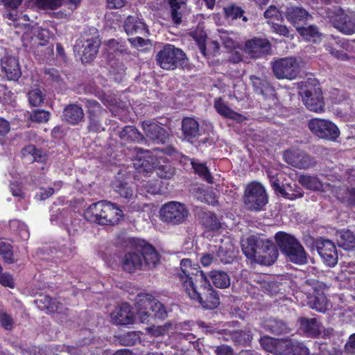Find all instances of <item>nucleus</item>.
<instances>
[{"label": "nucleus", "instance_id": "obj_1", "mask_svg": "<svg viewBox=\"0 0 355 355\" xmlns=\"http://www.w3.org/2000/svg\"><path fill=\"white\" fill-rule=\"evenodd\" d=\"M180 268L179 278L190 298L198 301L207 309L217 307L220 303L218 295L197 265H192L189 259H184L181 261Z\"/></svg>", "mask_w": 355, "mask_h": 355}, {"label": "nucleus", "instance_id": "obj_2", "mask_svg": "<svg viewBox=\"0 0 355 355\" xmlns=\"http://www.w3.org/2000/svg\"><path fill=\"white\" fill-rule=\"evenodd\" d=\"M85 218L99 225H114L123 216V211L114 203L99 201L91 205L84 213Z\"/></svg>", "mask_w": 355, "mask_h": 355}, {"label": "nucleus", "instance_id": "obj_3", "mask_svg": "<svg viewBox=\"0 0 355 355\" xmlns=\"http://www.w3.org/2000/svg\"><path fill=\"white\" fill-rule=\"evenodd\" d=\"M242 250L249 258L261 257V263L265 265L273 263L278 257L277 249L269 240H256L250 237L242 245Z\"/></svg>", "mask_w": 355, "mask_h": 355}, {"label": "nucleus", "instance_id": "obj_4", "mask_svg": "<svg viewBox=\"0 0 355 355\" xmlns=\"http://www.w3.org/2000/svg\"><path fill=\"white\" fill-rule=\"evenodd\" d=\"M275 237L279 248L291 261L297 264H304L306 262V254L303 247L293 236L279 232Z\"/></svg>", "mask_w": 355, "mask_h": 355}, {"label": "nucleus", "instance_id": "obj_5", "mask_svg": "<svg viewBox=\"0 0 355 355\" xmlns=\"http://www.w3.org/2000/svg\"><path fill=\"white\" fill-rule=\"evenodd\" d=\"M100 46V40L96 28L92 32H85L77 40L74 50L80 55L83 62L91 61L96 55Z\"/></svg>", "mask_w": 355, "mask_h": 355}, {"label": "nucleus", "instance_id": "obj_6", "mask_svg": "<svg viewBox=\"0 0 355 355\" xmlns=\"http://www.w3.org/2000/svg\"><path fill=\"white\" fill-rule=\"evenodd\" d=\"M189 214L187 206L178 201L165 203L159 209L160 220L171 225L182 224L187 220Z\"/></svg>", "mask_w": 355, "mask_h": 355}, {"label": "nucleus", "instance_id": "obj_7", "mask_svg": "<svg viewBox=\"0 0 355 355\" xmlns=\"http://www.w3.org/2000/svg\"><path fill=\"white\" fill-rule=\"evenodd\" d=\"M186 58V55L179 48L167 44L156 55L157 64L163 69L173 70L179 64H182Z\"/></svg>", "mask_w": 355, "mask_h": 355}, {"label": "nucleus", "instance_id": "obj_8", "mask_svg": "<svg viewBox=\"0 0 355 355\" xmlns=\"http://www.w3.org/2000/svg\"><path fill=\"white\" fill-rule=\"evenodd\" d=\"M243 201L248 209L261 211L268 203V196L263 186L257 182L249 184L245 190Z\"/></svg>", "mask_w": 355, "mask_h": 355}, {"label": "nucleus", "instance_id": "obj_9", "mask_svg": "<svg viewBox=\"0 0 355 355\" xmlns=\"http://www.w3.org/2000/svg\"><path fill=\"white\" fill-rule=\"evenodd\" d=\"M50 34L47 29L35 28L32 33H26L22 37L24 46L34 53L43 52L40 48L48 46Z\"/></svg>", "mask_w": 355, "mask_h": 355}, {"label": "nucleus", "instance_id": "obj_10", "mask_svg": "<svg viewBox=\"0 0 355 355\" xmlns=\"http://www.w3.org/2000/svg\"><path fill=\"white\" fill-rule=\"evenodd\" d=\"M328 17L334 26L341 33L352 35L355 33V14L352 11L337 9L329 12Z\"/></svg>", "mask_w": 355, "mask_h": 355}, {"label": "nucleus", "instance_id": "obj_11", "mask_svg": "<svg viewBox=\"0 0 355 355\" xmlns=\"http://www.w3.org/2000/svg\"><path fill=\"white\" fill-rule=\"evenodd\" d=\"M300 94L304 104L309 110L315 112L323 111L324 102L319 85L306 84Z\"/></svg>", "mask_w": 355, "mask_h": 355}, {"label": "nucleus", "instance_id": "obj_12", "mask_svg": "<svg viewBox=\"0 0 355 355\" xmlns=\"http://www.w3.org/2000/svg\"><path fill=\"white\" fill-rule=\"evenodd\" d=\"M308 127L313 134L327 140L334 141L340 135L338 127L328 120L318 118L311 119Z\"/></svg>", "mask_w": 355, "mask_h": 355}, {"label": "nucleus", "instance_id": "obj_13", "mask_svg": "<svg viewBox=\"0 0 355 355\" xmlns=\"http://www.w3.org/2000/svg\"><path fill=\"white\" fill-rule=\"evenodd\" d=\"M272 71L279 79H294L300 72V65L295 58H285L272 63Z\"/></svg>", "mask_w": 355, "mask_h": 355}, {"label": "nucleus", "instance_id": "obj_14", "mask_svg": "<svg viewBox=\"0 0 355 355\" xmlns=\"http://www.w3.org/2000/svg\"><path fill=\"white\" fill-rule=\"evenodd\" d=\"M306 284L311 287L309 290V306L319 312H324L328 306L327 297L323 293L324 284L315 280H308Z\"/></svg>", "mask_w": 355, "mask_h": 355}, {"label": "nucleus", "instance_id": "obj_15", "mask_svg": "<svg viewBox=\"0 0 355 355\" xmlns=\"http://www.w3.org/2000/svg\"><path fill=\"white\" fill-rule=\"evenodd\" d=\"M327 41L326 49L331 55L339 60H347L349 59V56L345 53L337 50L336 47L338 46L355 55V40H340L334 35H330L327 37Z\"/></svg>", "mask_w": 355, "mask_h": 355}, {"label": "nucleus", "instance_id": "obj_16", "mask_svg": "<svg viewBox=\"0 0 355 355\" xmlns=\"http://www.w3.org/2000/svg\"><path fill=\"white\" fill-rule=\"evenodd\" d=\"M286 163L299 168H307L315 165V160L310 155L299 149L286 150L284 153Z\"/></svg>", "mask_w": 355, "mask_h": 355}, {"label": "nucleus", "instance_id": "obj_17", "mask_svg": "<svg viewBox=\"0 0 355 355\" xmlns=\"http://www.w3.org/2000/svg\"><path fill=\"white\" fill-rule=\"evenodd\" d=\"M270 49V42L267 40L253 38L245 42L244 52L252 58H258L267 54Z\"/></svg>", "mask_w": 355, "mask_h": 355}, {"label": "nucleus", "instance_id": "obj_18", "mask_svg": "<svg viewBox=\"0 0 355 355\" xmlns=\"http://www.w3.org/2000/svg\"><path fill=\"white\" fill-rule=\"evenodd\" d=\"M111 319L116 324L128 325L136 322L137 318L132 311L130 306L123 303L112 311Z\"/></svg>", "mask_w": 355, "mask_h": 355}, {"label": "nucleus", "instance_id": "obj_19", "mask_svg": "<svg viewBox=\"0 0 355 355\" xmlns=\"http://www.w3.org/2000/svg\"><path fill=\"white\" fill-rule=\"evenodd\" d=\"M317 251L320 257L329 267H334L338 262V254L334 243L330 240H324L318 243Z\"/></svg>", "mask_w": 355, "mask_h": 355}, {"label": "nucleus", "instance_id": "obj_20", "mask_svg": "<svg viewBox=\"0 0 355 355\" xmlns=\"http://www.w3.org/2000/svg\"><path fill=\"white\" fill-rule=\"evenodd\" d=\"M142 128L146 137L156 144H164L168 139V133L156 123L144 121Z\"/></svg>", "mask_w": 355, "mask_h": 355}, {"label": "nucleus", "instance_id": "obj_21", "mask_svg": "<svg viewBox=\"0 0 355 355\" xmlns=\"http://www.w3.org/2000/svg\"><path fill=\"white\" fill-rule=\"evenodd\" d=\"M1 66L2 71L9 80H17L21 74L19 61L15 57L5 55L1 60Z\"/></svg>", "mask_w": 355, "mask_h": 355}, {"label": "nucleus", "instance_id": "obj_22", "mask_svg": "<svg viewBox=\"0 0 355 355\" xmlns=\"http://www.w3.org/2000/svg\"><path fill=\"white\" fill-rule=\"evenodd\" d=\"M123 268L128 272L144 268V261L141 253L132 252L125 254L123 260Z\"/></svg>", "mask_w": 355, "mask_h": 355}, {"label": "nucleus", "instance_id": "obj_23", "mask_svg": "<svg viewBox=\"0 0 355 355\" xmlns=\"http://www.w3.org/2000/svg\"><path fill=\"white\" fill-rule=\"evenodd\" d=\"M124 28L128 35L134 34L145 35L147 33L145 24L138 17H128L125 21Z\"/></svg>", "mask_w": 355, "mask_h": 355}, {"label": "nucleus", "instance_id": "obj_24", "mask_svg": "<svg viewBox=\"0 0 355 355\" xmlns=\"http://www.w3.org/2000/svg\"><path fill=\"white\" fill-rule=\"evenodd\" d=\"M310 15L304 9L299 7H289L286 12V17L296 28L300 23L306 21Z\"/></svg>", "mask_w": 355, "mask_h": 355}, {"label": "nucleus", "instance_id": "obj_25", "mask_svg": "<svg viewBox=\"0 0 355 355\" xmlns=\"http://www.w3.org/2000/svg\"><path fill=\"white\" fill-rule=\"evenodd\" d=\"M84 118V112L80 106L69 105L64 109L63 119L72 125H76Z\"/></svg>", "mask_w": 355, "mask_h": 355}, {"label": "nucleus", "instance_id": "obj_26", "mask_svg": "<svg viewBox=\"0 0 355 355\" xmlns=\"http://www.w3.org/2000/svg\"><path fill=\"white\" fill-rule=\"evenodd\" d=\"M182 130L184 137L188 141H191L200 135L199 123L193 118H184L182 122Z\"/></svg>", "mask_w": 355, "mask_h": 355}, {"label": "nucleus", "instance_id": "obj_27", "mask_svg": "<svg viewBox=\"0 0 355 355\" xmlns=\"http://www.w3.org/2000/svg\"><path fill=\"white\" fill-rule=\"evenodd\" d=\"M333 193L340 200L355 206V188L349 189L345 186L333 185Z\"/></svg>", "mask_w": 355, "mask_h": 355}, {"label": "nucleus", "instance_id": "obj_28", "mask_svg": "<svg viewBox=\"0 0 355 355\" xmlns=\"http://www.w3.org/2000/svg\"><path fill=\"white\" fill-rule=\"evenodd\" d=\"M21 155L24 158L30 162L44 163L47 160L46 153L33 145L24 147L21 150Z\"/></svg>", "mask_w": 355, "mask_h": 355}, {"label": "nucleus", "instance_id": "obj_29", "mask_svg": "<svg viewBox=\"0 0 355 355\" xmlns=\"http://www.w3.org/2000/svg\"><path fill=\"white\" fill-rule=\"evenodd\" d=\"M301 329L309 336L315 337L320 334L322 327L315 318H300Z\"/></svg>", "mask_w": 355, "mask_h": 355}, {"label": "nucleus", "instance_id": "obj_30", "mask_svg": "<svg viewBox=\"0 0 355 355\" xmlns=\"http://www.w3.org/2000/svg\"><path fill=\"white\" fill-rule=\"evenodd\" d=\"M112 187L121 198L128 200L133 199L135 196L134 188L129 183L119 178L113 182Z\"/></svg>", "mask_w": 355, "mask_h": 355}, {"label": "nucleus", "instance_id": "obj_31", "mask_svg": "<svg viewBox=\"0 0 355 355\" xmlns=\"http://www.w3.org/2000/svg\"><path fill=\"white\" fill-rule=\"evenodd\" d=\"M144 268H154L159 261V255L152 245L145 244L141 252Z\"/></svg>", "mask_w": 355, "mask_h": 355}, {"label": "nucleus", "instance_id": "obj_32", "mask_svg": "<svg viewBox=\"0 0 355 355\" xmlns=\"http://www.w3.org/2000/svg\"><path fill=\"white\" fill-rule=\"evenodd\" d=\"M214 107L219 114L225 118L237 121H241L243 119L242 115L230 109L220 98L215 99Z\"/></svg>", "mask_w": 355, "mask_h": 355}, {"label": "nucleus", "instance_id": "obj_33", "mask_svg": "<svg viewBox=\"0 0 355 355\" xmlns=\"http://www.w3.org/2000/svg\"><path fill=\"white\" fill-rule=\"evenodd\" d=\"M144 303L149 306V309L158 318H164L166 316V311L163 304L155 299L151 295L145 294Z\"/></svg>", "mask_w": 355, "mask_h": 355}, {"label": "nucleus", "instance_id": "obj_34", "mask_svg": "<svg viewBox=\"0 0 355 355\" xmlns=\"http://www.w3.org/2000/svg\"><path fill=\"white\" fill-rule=\"evenodd\" d=\"M144 296L145 294L138 295L135 304L137 317L139 321L142 323L148 322L151 315L150 313V309H149V306L143 302Z\"/></svg>", "mask_w": 355, "mask_h": 355}, {"label": "nucleus", "instance_id": "obj_35", "mask_svg": "<svg viewBox=\"0 0 355 355\" xmlns=\"http://www.w3.org/2000/svg\"><path fill=\"white\" fill-rule=\"evenodd\" d=\"M214 285L220 288H225L230 285V277L227 273L220 270H214L209 274Z\"/></svg>", "mask_w": 355, "mask_h": 355}, {"label": "nucleus", "instance_id": "obj_36", "mask_svg": "<svg viewBox=\"0 0 355 355\" xmlns=\"http://www.w3.org/2000/svg\"><path fill=\"white\" fill-rule=\"evenodd\" d=\"M44 89L40 86H34L28 92V102L33 107L41 106L44 103Z\"/></svg>", "mask_w": 355, "mask_h": 355}, {"label": "nucleus", "instance_id": "obj_37", "mask_svg": "<svg viewBox=\"0 0 355 355\" xmlns=\"http://www.w3.org/2000/svg\"><path fill=\"white\" fill-rule=\"evenodd\" d=\"M297 31L304 38V40L318 42L321 40L322 34H320L315 26H309L308 27H297Z\"/></svg>", "mask_w": 355, "mask_h": 355}, {"label": "nucleus", "instance_id": "obj_38", "mask_svg": "<svg viewBox=\"0 0 355 355\" xmlns=\"http://www.w3.org/2000/svg\"><path fill=\"white\" fill-rule=\"evenodd\" d=\"M186 161L190 162V164L194 169L196 173L198 174L200 177H201L207 182L212 183V177L207 167L204 164L198 163L193 160L188 159L187 157H183L181 162H186Z\"/></svg>", "mask_w": 355, "mask_h": 355}, {"label": "nucleus", "instance_id": "obj_39", "mask_svg": "<svg viewBox=\"0 0 355 355\" xmlns=\"http://www.w3.org/2000/svg\"><path fill=\"white\" fill-rule=\"evenodd\" d=\"M338 245L345 250H349L355 245V236L349 230H342L338 233Z\"/></svg>", "mask_w": 355, "mask_h": 355}, {"label": "nucleus", "instance_id": "obj_40", "mask_svg": "<svg viewBox=\"0 0 355 355\" xmlns=\"http://www.w3.org/2000/svg\"><path fill=\"white\" fill-rule=\"evenodd\" d=\"M299 182L304 187L314 191L324 190L323 184L316 177L311 175H301L299 178Z\"/></svg>", "mask_w": 355, "mask_h": 355}, {"label": "nucleus", "instance_id": "obj_41", "mask_svg": "<svg viewBox=\"0 0 355 355\" xmlns=\"http://www.w3.org/2000/svg\"><path fill=\"white\" fill-rule=\"evenodd\" d=\"M263 328L276 334H281L287 332V326L282 320L276 319H268L263 323Z\"/></svg>", "mask_w": 355, "mask_h": 355}, {"label": "nucleus", "instance_id": "obj_42", "mask_svg": "<svg viewBox=\"0 0 355 355\" xmlns=\"http://www.w3.org/2000/svg\"><path fill=\"white\" fill-rule=\"evenodd\" d=\"M64 1V0H29L28 6L44 10H54L62 6Z\"/></svg>", "mask_w": 355, "mask_h": 355}, {"label": "nucleus", "instance_id": "obj_43", "mask_svg": "<svg viewBox=\"0 0 355 355\" xmlns=\"http://www.w3.org/2000/svg\"><path fill=\"white\" fill-rule=\"evenodd\" d=\"M279 194L290 200L301 198L303 196L300 189L295 183L293 184H287L286 186L283 185Z\"/></svg>", "mask_w": 355, "mask_h": 355}, {"label": "nucleus", "instance_id": "obj_44", "mask_svg": "<svg viewBox=\"0 0 355 355\" xmlns=\"http://www.w3.org/2000/svg\"><path fill=\"white\" fill-rule=\"evenodd\" d=\"M279 339L269 336H263L260 338L259 343L263 349L275 355H281V353L277 351V347Z\"/></svg>", "mask_w": 355, "mask_h": 355}, {"label": "nucleus", "instance_id": "obj_45", "mask_svg": "<svg viewBox=\"0 0 355 355\" xmlns=\"http://www.w3.org/2000/svg\"><path fill=\"white\" fill-rule=\"evenodd\" d=\"M309 349L302 343L290 340L289 351L281 355H309Z\"/></svg>", "mask_w": 355, "mask_h": 355}, {"label": "nucleus", "instance_id": "obj_46", "mask_svg": "<svg viewBox=\"0 0 355 355\" xmlns=\"http://www.w3.org/2000/svg\"><path fill=\"white\" fill-rule=\"evenodd\" d=\"M10 229L18 234L21 240L26 241L29 238L30 234L27 226L18 220H12L10 222Z\"/></svg>", "mask_w": 355, "mask_h": 355}, {"label": "nucleus", "instance_id": "obj_47", "mask_svg": "<svg viewBox=\"0 0 355 355\" xmlns=\"http://www.w3.org/2000/svg\"><path fill=\"white\" fill-rule=\"evenodd\" d=\"M171 8V17L173 24L178 26L181 24L182 14L180 11V3L178 0H166Z\"/></svg>", "mask_w": 355, "mask_h": 355}, {"label": "nucleus", "instance_id": "obj_48", "mask_svg": "<svg viewBox=\"0 0 355 355\" xmlns=\"http://www.w3.org/2000/svg\"><path fill=\"white\" fill-rule=\"evenodd\" d=\"M230 337L235 343L241 345L248 344L252 338L250 331H234L230 334Z\"/></svg>", "mask_w": 355, "mask_h": 355}, {"label": "nucleus", "instance_id": "obj_49", "mask_svg": "<svg viewBox=\"0 0 355 355\" xmlns=\"http://www.w3.org/2000/svg\"><path fill=\"white\" fill-rule=\"evenodd\" d=\"M144 155L141 159V157H139L138 160V163H135V165L138 168H141L144 171L148 172L151 169L155 167V163L153 161V159L150 156V153L148 151L143 153Z\"/></svg>", "mask_w": 355, "mask_h": 355}, {"label": "nucleus", "instance_id": "obj_50", "mask_svg": "<svg viewBox=\"0 0 355 355\" xmlns=\"http://www.w3.org/2000/svg\"><path fill=\"white\" fill-rule=\"evenodd\" d=\"M190 35L196 42L197 44L199 46L200 52L203 55H205V33L202 29L197 28L194 31L191 32Z\"/></svg>", "mask_w": 355, "mask_h": 355}, {"label": "nucleus", "instance_id": "obj_51", "mask_svg": "<svg viewBox=\"0 0 355 355\" xmlns=\"http://www.w3.org/2000/svg\"><path fill=\"white\" fill-rule=\"evenodd\" d=\"M85 103L89 116H100L105 112V110L96 101L87 100Z\"/></svg>", "mask_w": 355, "mask_h": 355}, {"label": "nucleus", "instance_id": "obj_52", "mask_svg": "<svg viewBox=\"0 0 355 355\" xmlns=\"http://www.w3.org/2000/svg\"><path fill=\"white\" fill-rule=\"evenodd\" d=\"M197 198L201 202L214 205L217 202L216 196L212 191L202 190L197 193Z\"/></svg>", "mask_w": 355, "mask_h": 355}, {"label": "nucleus", "instance_id": "obj_53", "mask_svg": "<svg viewBox=\"0 0 355 355\" xmlns=\"http://www.w3.org/2000/svg\"><path fill=\"white\" fill-rule=\"evenodd\" d=\"M225 16L232 20L243 16V10L239 6L230 5L224 8Z\"/></svg>", "mask_w": 355, "mask_h": 355}, {"label": "nucleus", "instance_id": "obj_54", "mask_svg": "<svg viewBox=\"0 0 355 355\" xmlns=\"http://www.w3.org/2000/svg\"><path fill=\"white\" fill-rule=\"evenodd\" d=\"M49 118L50 112L44 110H35L30 115L31 120L37 123H46Z\"/></svg>", "mask_w": 355, "mask_h": 355}, {"label": "nucleus", "instance_id": "obj_55", "mask_svg": "<svg viewBox=\"0 0 355 355\" xmlns=\"http://www.w3.org/2000/svg\"><path fill=\"white\" fill-rule=\"evenodd\" d=\"M10 248L9 243L0 239V254L3 255L4 260L8 263H12L14 261Z\"/></svg>", "mask_w": 355, "mask_h": 355}, {"label": "nucleus", "instance_id": "obj_56", "mask_svg": "<svg viewBox=\"0 0 355 355\" xmlns=\"http://www.w3.org/2000/svg\"><path fill=\"white\" fill-rule=\"evenodd\" d=\"M120 137L126 140H136L139 137V133L132 126H126L120 132Z\"/></svg>", "mask_w": 355, "mask_h": 355}, {"label": "nucleus", "instance_id": "obj_57", "mask_svg": "<svg viewBox=\"0 0 355 355\" xmlns=\"http://www.w3.org/2000/svg\"><path fill=\"white\" fill-rule=\"evenodd\" d=\"M264 17L268 19V23L274 22L275 20L282 19V15L275 6H270L265 12Z\"/></svg>", "mask_w": 355, "mask_h": 355}, {"label": "nucleus", "instance_id": "obj_58", "mask_svg": "<svg viewBox=\"0 0 355 355\" xmlns=\"http://www.w3.org/2000/svg\"><path fill=\"white\" fill-rule=\"evenodd\" d=\"M207 219L204 222L205 226L212 230H218L220 228V223L218 221L216 216L211 214H206Z\"/></svg>", "mask_w": 355, "mask_h": 355}, {"label": "nucleus", "instance_id": "obj_59", "mask_svg": "<svg viewBox=\"0 0 355 355\" xmlns=\"http://www.w3.org/2000/svg\"><path fill=\"white\" fill-rule=\"evenodd\" d=\"M45 305L47 309H49L51 312H60L62 311L61 302L52 298H49L48 297H44Z\"/></svg>", "mask_w": 355, "mask_h": 355}, {"label": "nucleus", "instance_id": "obj_60", "mask_svg": "<svg viewBox=\"0 0 355 355\" xmlns=\"http://www.w3.org/2000/svg\"><path fill=\"white\" fill-rule=\"evenodd\" d=\"M160 184L158 180L148 182L143 185L146 191L150 194H158L161 192Z\"/></svg>", "mask_w": 355, "mask_h": 355}, {"label": "nucleus", "instance_id": "obj_61", "mask_svg": "<svg viewBox=\"0 0 355 355\" xmlns=\"http://www.w3.org/2000/svg\"><path fill=\"white\" fill-rule=\"evenodd\" d=\"M98 116H89V124L88 126L89 131L100 132L104 130L98 119Z\"/></svg>", "mask_w": 355, "mask_h": 355}, {"label": "nucleus", "instance_id": "obj_62", "mask_svg": "<svg viewBox=\"0 0 355 355\" xmlns=\"http://www.w3.org/2000/svg\"><path fill=\"white\" fill-rule=\"evenodd\" d=\"M250 80L257 92L262 94L263 89L268 87V83L266 80H263L257 76H251Z\"/></svg>", "mask_w": 355, "mask_h": 355}, {"label": "nucleus", "instance_id": "obj_63", "mask_svg": "<svg viewBox=\"0 0 355 355\" xmlns=\"http://www.w3.org/2000/svg\"><path fill=\"white\" fill-rule=\"evenodd\" d=\"M279 175L282 176V174H281V173L273 174L270 171L268 172V177L270 178V181L272 188L277 192H278L279 193V192L282 188V186L281 185L280 180L278 178Z\"/></svg>", "mask_w": 355, "mask_h": 355}, {"label": "nucleus", "instance_id": "obj_64", "mask_svg": "<svg viewBox=\"0 0 355 355\" xmlns=\"http://www.w3.org/2000/svg\"><path fill=\"white\" fill-rule=\"evenodd\" d=\"M0 322L2 327L6 330L12 329L13 327V320L10 315L6 313L0 314Z\"/></svg>", "mask_w": 355, "mask_h": 355}]
</instances>
